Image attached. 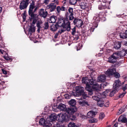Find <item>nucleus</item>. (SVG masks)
Masks as SVG:
<instances>
[{
  "mask_svg": "<svg viewBox=\"0 0 127 127\" xmlns=\"http://www.w3.org/2000/svg\"><path fill=\"white\" fill-rule=\"evenodd\" d=\"M58 21L57 22L58 24L63 23L61 25V27L64 28L66 29L67 31L69 32L71 29L70 22L69 21L68 18L66 19V17H63L62 16H60L58 18Z\"/></svg>",
  "mask_w": 127,
  "mask_h": 127,
  "instance_id": "f257e3e1",
  "label": "nucleus"
},
{
  "mask_svg": "<svg viewBox=\"0 0 127 127\" xmlns=\"http://www.w3.org/2000/svg\"><path fill=\"white\" fill-rule=\"evenodd\" d=\"M73 114L67 115L66 113L61 114L59 116V120L60 122L63 123L64 121L67 122L70 119L72 120H75L76 116Z\"/></svg>",
  "mask_w": 127,
  "mask_h": 127,
  "instance_id": "f03ea898",
  "label": "nucleus"
},
{
  "mask_svg": "<svg viewBox=\"0 0 127 127\" xmlns=\"http://www.w3.org/2000/svg\"><path fill=\"white\" fill-rule=\"evenodd\" d=\"M76 93L78 96H82L84 99H86L88 97L87 94L84 92V88L82 87L77 86L75 88Z\"/></svg>",
  "mask_w": 127,
  "mask_h": 127,
  "instance_id": "7ed1b4c3",
  "label": "nucleus"
},
{
  "mask_svg": "<svg viewBox=\"0 0 127 127\" xmlns=\"http://www.w3.org/2000/svg\"><path fill=\"white\" fill-rule=\"evenodd\" d=\"M120 81L119 80H116L115 81L113 87V90L109 94V96L111 97H112L114 96V94L118 92L120 88L119 86L120 84H119Z\"/></svg>",
  "mask_w": 127,
  "mask_h": 127,
  "instance_id": "20e7f679",
  "label": "nucleus"
},
{
  "mask_svg": "<svg viewBox=\"0 0 127 127\" xmlns=\"http://www.w3.org/2000/svg\"><path fill=\"white\" fill-rule=\"evenodd\" d=\"M121 52H115L111 55L108 58V62L114 64L116 62L117 59L119 58V57H122Z\"/></svg>",
  "mask_w": 127,
  "mask_h": 127,
  "instance_id": "39448f33",
  "label": "nucleus"
},
{
  "mask_svg": "<svg viewBox=\"0 0 127 127\" xmlns=\"http://www.w3.org/2000/svg\"><path fill=\"white\" fill-rule=\"evenodd\" d=\"M89 82L90 85H93L92 88L95 91H98L101 89V86L96 83V80L95 78H92L89 80Z\"/></svg>",
  "mask_w": 127,
  "mask_h": 127,
  "instance_id": "423d86ee",
  "label": "nucleus"
},
{
  "mask_svg": "<svg viewBox=\"0 0 127 127\" xmlns=\"http://www.w3.org/2000/svg\"><path fill=\"white\" fill-rule=\"evenodd\" d=\"M73 9L71 7H69L68 9V11L66 12L65 14V16L66 17V19L68 18L69 21H71L74 18L73 16Z\"/></svg>",
  "mask_w": 127,
  "mask_h": 127,
  "instance_id": "0eeeda50",
  "label": "nucleus"
},
{
  "mask_svg": "<svg viewBox=\"0 0 127 127\" xmlns=\"http://www.w3.org/2000/svg\"><path fill=\"white\" fill-rule=\"evenodd\" d=\"M100 20V17L99 13L98 15H96L94 17L92 20V21L93 22V25L95 26V28H97Z\"/></svg>",
  "mask_w": 127,
  "mask_h": 127,
  "instance_id": "6e6552de",
  "label": "nucleus"
},
{
  "mask_svg": "<svg viewBox=\"0 0 127 127\" xmlns=\"http://www.w3.org/2000/svg\"><path fill=\"white\" fill-rule=\"evenodd\" d=\"M29 0H23L20 3L19 8L21 10L27 8L29 3Z\"/></svg>",
  "mask_w": 127,
  "mask_h": 127,
  "instance_id": "1a4fd4ad",
  "label": "nucleus"
},
{
  "mask_svg": "<svg viewBox=\"0 0 127 127\" xmlns=\"http://www.w3.org/2000/svg\"><path fill=\"white\" fill-rule=\"evenodd\" d=\"M46 9L44 11V9L43 8L41 9L39 12L38 15H37L38 17L39 16L41 17H43L44 18H45L47 16L48 14V12L46 11Z\"/></svg>",
  "mask_w": 127,
  "mask_h": 127,
  "instance_id": "9d476101",
  "label": "nucleus"
},
{
  "mask_svg": "<svg viewBox=\"0 0 127 127\" xmlns=\"http://www.w3.org/2000/svg\"><path fill=\"white\" fill-rule=\"evenodd\" d=\"M72 32L71 34L73 35L74 38L73 40H77L79 38V36H80V33L78 32H76V28L74 27L72 29Z\"/></svg>",
  "mask_w": 127,
  "mask_h": 127,
  "instance_id": "9b49d317",
  "label": "nucleus"
},
{
  "mask_svg": "<svg viewBox=\"0 0 127 127\" xmlns=\"http://www.w3.org/2000/svg\"><path fill=\"white\" fill-rule=\"evenodd\" d=\"M77 110V108H73L72 107H68L67 108L66 112L64 113H66L67 115L74 114Z\"/></svg>",
  "mask_w": 127,
  "mask_h": 127,
  "instance_id": "f8f14e48",
  "label": "nucleus"
},
{
  "mask_svg": "<svg viewBox=\"0 0 127 127\" xmlns=\"http://www.w3.org/2000/svg\"><path fill=\"white\" fill-rule=\"evenodd\" d=\"M73 22L74 25H76V26L78 27H81L83 25V23L81 19L75 18Z\"/></svg>",
  "mask_w": 127,
  "mask_h": 127,
  "instance_id": "ddd939ff",
  "label": "nucleus"
},
{
  "mask_svg": "<svg viewBox=\"0 0 127 127\" xmlns=\"http://www.w3.org/2000/svg\"><path fill=\"white\" fill-rule=\"evenodd\" d=\"M116 72V69L113 68L112 69H109L106 71L105 74L108 77H110L111 76H113L114 72Z\"/></svg>",
  "mask_w": 127,
  "mask_h": 127,
  "instance_id": "4468645a",
  "label": "nucleus"
},
{
  "mask_svg": "<svg viewBox=\"0 0 127 127\" xmlns=\"http://www.w3.org/2000/svg\"><path fill=\"white\" fill-rule=\"evenodd\" d=\"M89 83L86 84L85 89L86 90L88 91L89 92L88 94L89 95H92L93 94V91H95L92 88V87H91Z\"/></svg>",
  "mask_w": 127,
  "mask_h": 127,
  "instance_id": "2eb2a0df",
  "label": "nucleus"
},
{
  "mask_svg": "<svg viewBox=\"0 0 127 127\" xmlns=\"http://www.w3.org/2000/svg\"><path fill=\"white\" fill-rule=\"evenodd\" d=\"M56 7V5H55L54 3H50L46 6V9H50V12L54 11Z\"/></svg>",
  "mask_w": 127,
  "mask_h": 127,
  "instance_id": "dca6fc26",
  "label": "nucleus"
},
{
  "mask_svg": "<svg viewBox=\"0 0 127 127\" xmlns=\"http://www.w3.org/2000/svg\"><path fill=\"white\" fill-rule=\"evenodd\" d=\"M106 79V76L104 74H101L99 76L97 79V81L98 82L101 83L104 82Z\"/></svg>",
  "mask_w": 127,
  "mask_h": 127,
  "instance_id": "f3484780",
  "label": "nucleus"
},
{
  "mask_svg": "<svg viewBox=\"0 0 127 127\" xmlns=\"http://www.w3.org/2000/svg\"><path fill=\"white\" fill-rule=\"evenodd\" d=\"M79 5L81 8L83 9H85L87 8L88 6L87 3H86L85 0H81L79 2Z\"/></svg>",
  "mask_w": 127,
  "mask_h": 127,
  "instance_id": "a211bd4d",
  "label": "nucleus"
},
{
  "mask_svg": "<svg viewBox=\"0 0 127 127\" xmlns=\"http://www.w3.org/2000/svg\"><path fill=\"white\" fill-rule=\"evenodd\" d=\"M35 6L30 5L28 11L29 16H34V15L36 14H33V9L35 8Z\"/></svg>",
  "mask_w": 127,
  "mask_h": 127,
  "instance_id": "6ab92c4d",
  "label": "nucleus"
},
{
  "mask_svg": "<svg viewBox=\"0 0 127 127\" xmlns=\"http://www.w3.org/2000/svg\"><path fill=\"white\" fill-rule=\"evenodd\" d=\"M57 17L56 16L53 15L51 16L50 18V19H48V21L49 20V22L50 23H55L57 19Z\"/></svg>",
  "mask_w": 127,
  "mask_h": 127,
  "instance_id": "aec40b11",
  "label": "nucleus"
},
{
  "mask_svg": "<svg viewBox=\"0 0 127 127\" xmlns=\"http://www.w3.org/2000/svg\"><path fill=\"white\" fill-rule=\"evenodd\" d=\"M100 20L102 22H104L106 20V15L104 12H101L99 13Z\"/></svg>",
  "mask_w": 127,
  "mask_h": 127,
  "instance_id": "412c9836",
  "label": "nucleus"
},
{
  "mask_svg": "<svg viewBox=\"0 0 127 127\" xmlns=\"http://www.w3.org/2000/svg\"><path fill=\"white\" fill-rule=\"evenodd\" d=\"M61 27V26L56 23L55 24H53L50 26L51 30L52 31L55 32L57 30L58 27Z\"/></svg>",
  "mask_w": 127,
  "mask_h": 127,
  "instance_id": "4be33fe9",
  "label": "nucleus"
},
{
  "mask_svg": "<svg viewBox=\"0 0 127 127\" xmlns=\"http://www.w3.org/2000/svg\"><path fill=\"white\" fill-rule=\"evenodd\" d=\"M31 18H30V20H31L32 19H33V20L32 22V24H35L37 20L38 19V16L37 15V14L34 15V16H30Z\"/></svg>",
  "mask_w": 127,
  "mask_h": 127,
  "instance_id": "5701e85b",
  "label": "nucleus"
},
{
  "mask_svg": "<svg viewBox=\"0 0 127 127\" xmlns=\"http://www.w3.org/2000/svg\"><path fill=\"white\" fill-rule=\"evenodd\" d=\"M58 108L61 111H64L65 112L67 108L66 107V106L62 103L60 104L58 106Z\"/></svg>",
  "mask_w": 127,
  "mask_h": 127,
  "instance_id": "b1692460",
  "label": "nucleus"
},
{
  "mask_svg": "<svg viewBox=\"0 0 127 127\" xmlns=\"http://www.w3.org/2000/svg\"><path fill=\"white\" fill-rule=\"evenodd\" d=\"M69 105L70 106V107L73 108H76L75 105L76 104V101L74 99H71L68 102Z\"/></svg>",
  "mask_w": 127,
  "mask_h": 127,
  "instance_id": "393cba45",
  "label": "nucleus"
},
{
  "mask_svg": "<svg viewBox=\"0 0 127 127\" xmlns=\"http://www.w3.org/2000/svg\"><path fill=\"white\" fill-rule=\"evenodd\" d=\"M104 101L101 98L97 102L98 106L101 107H102L104 106Z\"/></svg>",
  "mask_w": 127,
  "mask_h": 127,
  "instance_id": "a878e982",
  "label": "nucleus"
},
{
  "mask_svg": "<svg viewBox=\"0 0 127 127\" xmlns=\"http://www.w3.org/2000/svg\"><path fill=\"white\" fill-rule=\"evenodd\" d=\"M33 25L32 24H31V26L30 27V28L29 29V32H30V35L32 34L33 32H35V27H32V26Z\"/></svg>",
  "mask_w": 127,
  "mask_h": 127,
  "instance_id": "bb28decb",
  "label": "nucleus"
},
{
  "mask_svg": "<svg viewBox=\"0 0 127 127\" xmlns=\"http://www.w3.org/2000/svg\"><path fill=\"white\" fill-rule=\"evenodd\" d=\"M121 43L119 42L118 41L116 42L115 43L114 47L115 49H118L121 47Z\"/></svg>",
  "mask_w": 127,
  "mask_h": 127,
  "instance_id": "cd10ccee",
  "label": "nucleus"
},
{
  "mask_svg": "<svg viewBox=\"0 0 127 127\" xmlns=\"http://www.w3.org/2000/svg\"><path fill=\"white\" fill-rule=\"evenodd\" d=\"M56 119V117L53 114H51L49 116V121L50 122L55 121Z\"/></svg>",
  "mask_w": 127,
  "mask_h": 127,
  "instance_id": "c85d7f7f",
  "label": "nucleus"
},
{
  "mask_svg": "<svg viewBox=\"0 0 127 127\" xmlns=\"http://www.w3.org/2000/svg\"><path fill=\"white\" fill-rule=\"evenodd\" d=\"M119 36L121 38L125 39L127 38V33H119Z\"/></svg>",
  "mask_w": 127,
  "mask_h": 127,
  "instance_id": "c756f323",
  "label": "nucleus"
},
{
  "mask_svg": "<svg viewBox=\"0 0 127 127\" xmlns=\"http://www.w3.org/2000/svg\"><path fill=\"white\" fill-rule=\"evenodd\" d=\"M79 103L80 105L82 106H89V104L88 102L85 101H80L79 102Z\"/></svg>",
  "mask_w": 127,
  "mask_h": 127,
  "instance_id": "7c9ffc66",
  "label": "nucleus"
},
{
  "mask_svg": "<svg viewBox=\"0 0 127 127\" xmlns=\"http://www.w3.org/2000/svg\"><path fill=\"white\" fill-rule=\"evenodd\" d=\"M68 127H79V126L78 125H76L75 123L71 122L69 123Z\"/></svg>",
  "mask_w": 127,
  "mask_h": 127,
  "instance_id": "2f4dec72",
  "label": "nucleus"
},
{
  "mask_svg": "<svg viewBox=\"0 0 127 127\" xmlns=\"http://www.w3.org/2000/svg\"><path fill=\"white\" fill-rule=\"evenodd\" d=\"M46 122L45 120L43 118L40 119L39 121V124L43 126L46 124Z\"/></svg>",
  "mask_w": 127,
  "mask_h": 127,
  "instance_id": "473e14b6",
  "label": "nucleus"
},
{
  "mask_svg": "<svg viewBox=\"0 0 127 127\" xmlns=\"http://www.w3.org/2000/svg\"><path fill=\"white\" fill-rule=\"evenodd\" d=\"M126 93V92H125L121 94L120 93H119V94L117 96H116V98L115 99V100H117L119 98L123 97Z\"/></svg>",
  "mask_w": 127,
  "mask_h": 127,
  "instance_id": "72a5a7b5",
  "label": "nucleus"
},
{
  "mask_svg": "<svg viewBox=\"0 0 127 127\" xmlns=\"http://www.w3.org/2000/svg\"><path fill=\"white\" fill-rule=\"evenodd\" d=\"M121 52V54L122 55V57H123L125 56L126 54H127V50L125 49H123L122 50L120 51Z\"/></svg>",
  "mask_w": 127,
  "mask_h": 127,
  "instance_id": "f704fd0d",
  "label": "nucleus"
},
{
  "mask_svg": "<svg viewBox=\"0 0 127 127\" xmlns=\"http://www.w3.org/2000/svg\"><path fill=\"white\" fill-rule=\"evenodd\" d=\"M82 81L83 83L86 84L89 83L88 81H89V80H87L86 77H83L82 78Z\"/></svg>",
  "mask_w": 127,
  "mask_h": 127,
  "instance_id": "c9c22d12",
  "label": "nucleus"
},
{
  "mask_svg": "<svg viewBox=\"0 0 127 127\" xmlns=\"http://www.w3.org/2000/svg\"><path fill=\"white\" fill-rule=\"evenodd\" d=\"M23 15V22H24L26 20V17L27 16H26V11H24V13H23L22 14Z\"/></svg>",
  "mask_w": 127,
  "mask_h": 127,
  "instance_id": "e433bc0d",
  "label": "nucleus"
},
{
  "mask_svg": "<svg viewBox=\"0 0 127 127\" xmlns=\"http://www.w3.org/2000/svg\"><path fill=\"white\" fill-rule=\"evenodd\" d=\"M107 7V6L105 5H103L101 3L100 5H99L98 8L99 9L102 10L105 9Z\"/></svg>",
  "mask_w": 127,
  "mask_h": 127,
  "instance_id": "4c0bfd02",
  "label": "nucleus"
},
{
  "mask_svg": "<svg viewBox=\"0 0 127 127\" xmlns=\"http://www.w3.org/2000/svg\"><path fill=\"white\" fill-rule=\"evenodd\" d=\"M98 120L94 118L91 119L89 120V122L90 123H97V122Z\"/></svg>",
  "mask_w": 127,
  "mask_h": 127,
  "instance_id": "58836bf2",
  "label": "nucleus"
},
{
  "mask_svg": "<svg viewBox=\"0 0 127 127\" xmlns=\"http://www.w3.org/2000/svg\"><path fill=\"white\" fill-rule=\"evenodd\" d=\"M113 76H114V77L116 78H119L120 76V74L116 71L114 72Z\"/></svg>",
  "mask_w": 127,
  "mask_h": 127,
  "instance_id": "ea45409f",
  "label": "nucleus"
},
{
  "mask_svg": "<svg viewBox=\"0 0 127 127\" xmlns=\"http://www.w3.org/2000/svg\"><path fill=\"white\" fill-rule=\"evenodd\" d=\"M4 58L6 60H8L10 62L12 61V59L11 58L9 57L8 56H3Z\"/></svg>",
  "mask_w": 127,
  "mask_h": 127,
  "instance_id": "a19ab883",
  "label": "nucleus"
},
{
  "mask_svg": "<svg viewBox=\"0 0 127 127\" xmlns=\"http://www.w3.org/2000/svg\"><path fill=\"white\" fill-rule=\"evenodd\" d=\"M69 2L71 5H74L78 1L77 0H69Z\"/></svg>",
  "mask_w": 127,
  "mask_h": 127,
  "instance_id": "79ce46f5",
  "label": "nucleus"
},
{
  "mask_svg": "<svg viewBox=\"0 0 127 127\" xmlns=\"http://www.w3.org/2000/svg\"><path fill=\"white\" fill-rule=\"evenodd\" d=\"M92 98L94 100H95L97 102H98L99 100L101 98H99L96 95H94L92 96Z\"/></svg>",
  "mask_w": 127,
  "mask_h": 127,
  "instance_id": "37998d69",
  "label": "nucleus"
},
{
  "mask_svg": "<svg viewBox=\"0 0 127 127\" xmlns=\"http://www.w3.org/2000/svg\"><path fill=\"white\" fill-rule=\"evenodd\" d=\"M82 44L79 43L78 45L76 46L77 50L78 51L81 49L82 47Z\"/></svg>",
  "mask_w": 127,
  "mask_h": 127,
  "instance_id": "c03bdc74",
  "label": "nucleus"
},
{
  "mask_svg": "<svg viewBox=\"0 0 127 127\" xmlns=\"http://www.w3.org/2000/svg\"><path fill=\"white\" fill-rule=\"evenodd\" d=\"M105 117V115L104 113L103 112L101 113L99 115V118L102 120Z\"/></svg>",
  "mask_w": 127,
  "mask_h": 127,
  "instance_id": "a18cd8bd",
  "label": "nucleus"
},
{
  "mask_svg": "<svg viewBox=\"0 0 127 127\" xmlns=\"http://www.w3.org/2000/svg\"><path fill=\"white\" fill-rule=\"evenodd\" d=\"M64 96L65 98L67 99L70 98L71 96V95L70 94H65Z\"/></svg>",
  "mask_w": 127,
  "mask_h": 127,
  "instance_id": "49530a36",
  "label": "nucleus"
},
{
  "mask_svg": "<svg viewBox=\"0 0 127 127\" xmlns=\"http://www.w3.org/2000/svg\"><path fill=\"white\" fill-rule=\"evenodd\" d=\"M121 122L124 123H126L127 122V119L125 117L123 116Z\"/></svg>",
  "mask_w": 127,
  "mask_h": 127,
  "instance_id": "de8ad7c7",
  "label": "nucleus"
},
{
  "mask_svg": "<svg viewBox=\"0 0 127 127\" xmlns=\"http://www.w3.org/2000/svg\"><path fill=\"white\" fill-rule=\"evenodd\" d=\"M45 27H44V29L45 30H47L48 28L49 25H48V22H45L44 24Z\"/></svg>",
  "mask_w": 127,
  "mask_h": 127,
  "instance_id": "09e8293b",
  "label": "nucleus"
},
{
  "mask_svg": "<svg viewBox=\"0 0 127 127\" xmlns=\"http://www.w3.org/2000/svg\"><path fill=\"white\" fill-rule=\"evenodd\" d=\"M91 111L88 112L87 114V116L89 118H93V116L92 115V114L91 113Z\"/></svg>",
  "mask_w": 127,
  "mask_h": 127,
  "instance_id": "8fccbe9b",
  "label": "nucleus"
},
{
  "mask_svg": "<svg viewBox=\"0 0 127 127\" xmlns=\"http://www.w3.org/2000/svg\"><path fill=\"white\" fill-rule=\"evenodd\" d=\"M56 10L57 12V13L59 14L60 12L61 9L60 7V6H58L56 8Z\"/></svg>",
  "mask_w": 127,
  "mask_h": 127,
  "instance_id": "3c124183",
  "label": "nucleus"
},
{
  "mask_svg": "<svg viewBox=\"0 0 127 127\" xmlns=\"http://www.w3.org/2000/svg\"><path fill=\"white\" fill-rule=\"evenodd\" d=\"M54 127H66L63 125L60 124H57L56 126Z\"/></svg>",
  "mask_w": 127,
  "mask_h": 127,
  "instance_id": "603ef678",
  "label": "nucleus"
},
{
  "mask_svg": "<svg viewBox=\"0 0 127 127\" xmlns=\"http://www.w3.org/2000/svg\"><path fill=\"white\" fill-rule=\"evenodd\" d=\"M1 71L4 74H7V71L5 70V69H1Z\"/></svg>",
  "mask_w": 127,
  "mask_h": 127,
  "instance_id": "864d4df0",
  "label": "nucleus"
},
{
  "mask_svg": "<svg viewBox=\"0 0 127 127\" xmlns=\"http://www.w3.org/2000/svg\"><path fill=\"white\" fill-rule=\"evenodd\" d=\"M95 28H96L93 25L92 27H91L90 29L91 32H93L94 31Z\"/></svg>",
  "mask_w": 127,
  "mask_h": 127,
  "instance_id": "5fc2aeb1",
  "label": "nucleus"
},
{
  "mask_svg": "<svg viewBox=\"0 0 127 127\" xmlns=\"http://www.w3.org/2000/svg\"><path fill=\"white\" fill-rule=\"evenodd\" d=\"M126 86H122V90H123L124 91H125V90H126L127 89V87L126 85H127V84H126Z\"/></svg>",
  "mask_w": 127,
  "mask_h": 127,
  "instance_id": "6e6d98bb",
  "label": "nucleus"
},
{
  "mask_svg": "<svg viewBox=\"0 0 127 127\" xmlns=\"http://www.w3.org/2000/svg\"><path fill=\"white\" fill-rule=\"evenodd\" d=\"M109 103L108 101H107L106 103H105L104 104V107H108L109 106Z\"/></svg>",
  "mask_w": 127,
  "mask_h": 127,
  "instance_id": "4d7b16f0",
  "label": "nucleus"
},
{
  "mask_svg": "<svg viewBox=\"0 0 127 127\" xmlns=\"http://www.w3.org/2000/svg\"><path fill=\"white\" fill-rule=\"evenodd\" d=\"M127 106V105H126L125 107V106H123L121 108H122V110H123V111L122 112V113L125 111V108H126V106Z\"/></svg>",
  "mask_w": 127,
  "mask_h": 127,
  "instance_id": "13d9d810",
  "label": "nucleus"
},
{
  "mask_svg": "<svg viewBox=\"0 0 127 127\" xmlns=\"http://www.w3.org/2000/svg\"><path fill=\"white\" fill-rule=\"evenodd\" d=\"M122 111L123 110H122V108H120V109L119 110L118 112L117 113V114L118 115L122 113Z\"/></svg>",
  "mask_w": 127,
  "mask_h": 127,
  "instance_id": "bf43d9fd",
  "label": "nucleus"
},
{
  "mask_svg": "<svg viewBox=\"0 0 127 127\" xmlns=\"http://www.w3.org/2000/svg\"><path fill=\"white\" fill-rule=\"evenodd\" d=\"M37 27L38 28H42L40 26L39 21L38 22V23H37Z\"/></svg>",
  "mask_w": 127,
  "mask_h": 127,
  "instance_id": "052dcab7",
  "label": "nucleus"
},
{
  "mask_svg": "<svg viewBox=\"0 0 127 127\" xmlns=\"http://www.w3.org/2000/svg\"><path fill=\"white\" fill-rule=\"evenodd\" d=\"M123 116H120L118 119V121L119 122H122Z\"/></svg>",
  "mask_w": 127,
  "mask_h": 127,
  "instance_id": "680f3d73",
  "label": "nucleus"
},
{
  "mask_svg": "<svg viewBox=\"0 0 127 127\" xmlns=\"http://www.w3.org/2000/svg\"><path fill=\"white\" fill-rule=\"evenodd\" d=\"M91 113L92 114V115L93 116V117L96 114H95V112L92 111H91Z\"/></svg>",
  "mask_w": 127,
  "mask_h": 127,
  "instance_id": "e2e57ef3",
  "label": "nucleus"
},
{
  "mask_svg": "<svg viewBox=\"0 0 127 127\" xmlns=\"http://www.w3.org/2000/svg\"><path fill=\"white\" fill-rule=\"evenodd\" d=\"M108 84V83L106 82H103V87L104 88V87L106 86Z\"/></svg>",
  "mask_w": 127,
  "mask_h": 127,
  "instance_id": "0e129e2a",
  "label": "nucleus"
},
{
  "mask_svg": "<svg viewBox=\"0 0 127 127\" xmlns=\"http://www.w3.org/2000/svg\"><path fill=\"white\" fill-rule=\"evenodd\" d=\"M38 8L37 7V6L36 7H35V8H34V9L33 11V14H35V13L36 12V11L37 10Z\"/></svg>",
  "mask_w": 127,
  "mask_h": 127,
  "instance_id": "69168bd1",
  "label": "nucleus"
},
{
  "mask_svg": "<svg viewBox=\"0 0 127 127\" xmlns=\"http://www.w3.org/2000/svg\"><path fill=\"white\" fill-rule=\"evenodd\" d=\"M61 10L62 11H64L65 9V8L64 6H62L61 7H60Z\"/></svg>",
  "mask_w": 127,
  "mask_h": 127,
  "instance_id": "338daca9",
  "label": "nucleus"
},
{
  "mask_svg": "<svg viewBox=\"0 0 127 127\" xmlns=\"http://www.w3.org/2000/svg\"><path fill=\"white\" fill-rule=\"evenodd\" d=\"M50 0H44V3L47 4L48 3V2Z\"/></svg>",
  "mask_w": 127,
  "mask_h": 127,
  "instance_id": "774afa93",
  "label": "nucleus"
}]
</instances>
